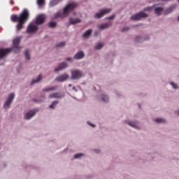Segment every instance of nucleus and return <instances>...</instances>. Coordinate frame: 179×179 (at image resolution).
<instances>
[{"label": "nucleus", "instance_id": "obj_22", "mask_svg": "<svg viewBox=\"0 0 179 179\" xmlns=\"http://www.w3.org/2000/svg\"><path fill=\"white\" fill-rule=\"evenodd\" d=\"M92 31H93L92 29H88L86 32L83 34V37H84V38H87V37H89V36L92 34Z\"/></svg>", "mask_w": 179, "mask_h": 179}, {"label": "nucleus", "instance_id": "obj_43", "mask_svg": "<svg viewBox=\"0 0 179 179\" xmlns=\"http://www.w3.org/2000/svg\"><path fill=\"white\" fill-rule=\"evenodd\" d=\"M95 153H100V150H94Z\"/></svg>", "mask_w": 179, "mask_h": 179}, {"label": "nucleus", "instance_id": "obj_8", "mask_svg": "<svg viewBox=\"0 0 179 179\" xmlns=\"http://www.w3.org/2000/svg\"><path fill=\"white\" fill-rule=\"evenodd\" d=\"M83 73L79 70H75L71 71V78L74 79V80H78V79H80L83 78Z\"/></svg>", "mask_w": 179, "mask_h": 179}, {"label": "nucleus", "instance_id": "obj_3", "mask_svg": "<svg viewBox=\"0 0 179 179\" xmlns=\"http://www.w3.org/2000/svg\"><path fill=\"white\" fill-rule=\"evenodd\" d=\"M148 15L143 11H141L136 14L133 15L131 17V20H141V19H143L145 17H148Z\"/></svg>", "mask_w": 179, "mask_h": 179}, {"label": "nucleus", "instance_id": "obj_23", "mask_svg": "<svg viewBox=\"0 0 179 179\" xmlns=\"http://www.w3.org/2000/svg\"><path fill=\"white\" fill-rule=\"evenodd\" d=\"M155 122H157V124H164L166 123V120L163 118H157L155 119Z\"/></svg>", "mask_w": 179, "mask_h": 179}, {"label": "nucleus", "instance_id": "obj_28", "mask_svg": "<svg viewBox=\"0 0 179 179\" xmlns=\"http://www.w3.org/2000/svg\"><path fill=\"white\" fill-rule=\"evenodd\" d=\"M49 27H57V22H51L49 24Z\"/></svg>", "mask_w": 179, "mask_h": 179}, {"label": "nucleus", "instance_id": "obj_36", "mask_svg": "<svg viewBox=\"0 0 179 179\" xmlns=\"http://www.w3.org/2000/svg\"><path fill=\"white\" fill-rule=\"evenodd\" d=\"M128 30H129V27H124L122 29V31H128Z\"/></svg>", "mask_w": 179, "mask_h": 179}, {"label": "nucleus", "instance_id": "obj_4", "mask_svg": "<svg viewBox=\"0 0 179 179\" xmlns=\"http://www.w3.org/2000/svg\"><path fill=\"white\" fill-rule=\"evenodd\" d=\"M13 51V48H0V59L6 58L8 54Z\"/></svg>", "mask_w": 179, "mask_h": 179}, {"label": "nucleus", "instance_id": "obj_48", "mask_svg": "<svg viewBox=\"0 0 179 179\" xmlns=\"http://www.w3.org/2000/svg\"><path fill=\"white\" fill-rule=\"evenodd\" d=\"M178 2H179V0H178Z\"/></svg>", "mask_w": 179, "mask_h": 179}, {"label": "nucleus", "instance_id": "obj_1", "mask_svg": "<svg viewBox=\"0 0 179 179\" xmlns=\"http://www.w3.org/2000/svg\"><path fill=\"white\" fill-rule=\"evenodd\" d=\"M30 17V12L27 8H24L20 15L16 14L12 15L10 17V20L14 23L17 22L18 23L16 24V30L17 31H20L22 29H23V25L29 20Z\"/></svg>", "mask_w": 179, "mask_h": 179}, {"label": "nucleus", "instance_id": "obj_15", "mask_svg": "<svg viewBox=\"0 0 179 179\" xmlns=\"http://www.w3.org/2000/svg\"><path fill=\"white\" fill-rule=\"evenodd\" d=\"M85 57V53L83 52H78L74 56V59H82Z\"/></svg>", "mask_w": 179, "mask_h": 179}, {"label": "nucleus", "instance_id": "obj_39", "mask_svg": "<svg viewBox=\"0 0 179 179\" xmlns=\"http://www.w3.org/2000/svg\"><path fill=\"white\" fill-rule=\"evenodd\" d=\"M114 17H115V15H112L106 19H108V20H112V19H114Z\"/></svg>", "mask_w": 179, "mask_h": 179}, {"label": "nucleus", "instance_id": "obj_42", "mask_svg": "<svg viewBox=\"0 0 179 179\" xmlns=\"http://www.w3.org/2000/svg\"><path fill=\"white\" fill-rule=\"evenodd\" d=\"M66 61H72V58H71V57L66 58Z\"/></svg>", "mask_w": 179, "mask_h": 179}, {"label": "nucleus", "instance_id": "obj_41", "mask_svg": "<svg viewBox=\"0 0 179 179\" xmlns=\"http://www.w3.org/2000/svg\"><path fill=\"white\" fill-rule=\"evenodd\" d=\"M10 5H15V1H13V0H10Z\"/></svg>", "mask_w": 179, "mask_h": 179}, {"label": "nucleus", "instance_id": "obj_47", "mask_svg": "<svg viewBox=\"0 0 179 179\" xmlns=\"http://www.w3.org/2000/svg\"><path fill=\"white\" fill-rule=\"evenodd\" d=\"M164 1H170V0H164Z\"/></svg>", "mask_w": 179, "mask_h": 179}, {"label": "nucleus", "instance_id": "obj_25", "mask_svg": "<svg viewBox=\"0 0 179 179\" xmlns=\"http://www.w3.org/2000/svg\"><path fill=\"white\" fill-rule=\"evenodd\" d=\"M104 45H103V43H98L96 46H95V50H101L103 48Z\"/></svg>", "mask_w": 179, "mask_h": 179}, {"label": "nucleus", "instance_id": "obj_9", "mask_svg": "<svg viewBox=\"0 0 179 179\" xmlns=\"http://www.w3.org/2000/svg\"><path fill=\"white\" fill-rule=\"evenodd\" d=\"M38 30V27L36 25L29 24L27 28V33H36Z\"/></svg>", "mask_w": 179, "mask_h": 179}, {"label": "nucleus", "instance_id": "obj_17", "mask_svg": "<svg viewBox=\"0 0 179 179\" xmlns=\"http://www.w3.org/2000/svg\"><path fill=\"white\" fill-rule=\"evenodd\" d=\"M57 89H58V86L55 85L48 88H44L43 90V92H54L55 90H57Z\"/></svg>", "mask_w": 179, "mask_h": 179}, {"label": "nucleus", "instance_id": "obj_32", "mask_svg": "<svg viewBox=\"0 0 179 179\" xmlns=\"http://www.w3.org/2000/svg\"><path fill=\"white\" fill-rule=\"evenodd\" d=\"M101 99L103 101H108V96L106 95H103Z\"/></svg>", "mask_w": 179, "mask_h": 179}, {"label": "nucleus", "instance_id": "obj_24", "mask_svg": "<svg viewBox=\"0 0 179 179\" xmlns=\"http://www.w3.org/2000/svg\"><path fill=\"white\" fill-rule=\"evenodd\" d=\"M175 9H176V6H170L169 8H167L166 13H171V12H173Z\"/></svg>", "mask_w": 179, "mask_h": 179}, {"label": "nucleus", "instance_id": "obj_12", "mask_svg": "<svg viewBox=\"0 0 179 179\" xmlns=\"http://www.w3.org/2000/svg\"><path fill=\"white\" fill-rule=\"evenodd\" d=\"M45 22V16L44 15H40L37 17L36 23V24H43Z\"/></svg>", "mask_w": 179, "mask_h": 179}, {"label": "nucleus", "instance_id": "obj_13", "mask_svg": "<svg viewBox=\"0 0 179 179\" xmlns=\"http://www.w3.org/2000/svg\"><path fill=\"white\" fill-rule=\"evenodd\" d=\"M35 115H36V111L30 110L25 114L24 118L25 120H30L31 118H33V117H34Z\"/></svg>", "mask_w": 179, "mask_h": 179}, {"label": "nucleus", "instance_id": "obj_30", "mask_svg": "<svg viewBox=\"0 0 179 179\" xmlns=\"http://www.w3.org/2000/svg\"><path fill=\"white\" fill-rule=\"evenodd\" d=\"M83 156V154L80 153V154H76L74 155V159H80Z\"/></svg>", "mask_w": 179, "mask_h": 179}, {"label": "nucleus", "instance_id": "obj_38", "mask_svg": "<svg viewBox=\"0 0 179 179\" xmlns=\"http://www.w3.org/2000/svg\"><path fill=\"white\" fill-rule=\"evenodd\" d=\"M88 125H90V127H92V128H94L96 127V125L92 124V123H90V122H87Z\"/></svg>", "mask_w": 179, "mask_h": 179}, {"label": "nucleus", "instance_id": "obj_6", "mask_svg": "<svg viewBox=\"0 0 179 179\" xmlns=\"http://www.w3.org/2000/svg\"><path fill=\"white\" fill-rule=\"evenodd\" d=\"M15 99V94L11 93L8 95L6 101L3 104V108L6 110V108H9L10 107V104H12V102L13 101V99Z\"/></svg>", "mask_w": 179, "mask_h": 179}, {"label": "nucleus", "instance_id": "obj_33", "mask_svg": "<svg viewBox=\"0 0 179 179\" xmlns=\"http://www.w3.org/2000/svg\"><path fill=\"white\" fill-rule=\"evenodd\" d=\"M66 43L65 42H61V43H59L56 47H64Z\"/></svg>", "mask_w": 179, "mask_h": 179}, {"label": "nucleus", "instance_id": "obj_7", "mask_svg": "<svg viewBox=\"0 0 179 179\" xmlns=\"http://www.w3.org/2000/svg\"><path fill=\"white\" fill-rule=\"evenodd\" d=\"M13 47L11 48H13H13H15V50L14 51L16 54H17V52H19L20 50H22V48L19 47V44H20V38H15L13 41Z\"/></svg>", "mask_w": 179, "mask_h": 179}, {"label": "nucleus", "instance_id": "obj_19", "mask_svg": "<svg viewBox=\"0 0 179 179\" xmlns=\"http://www.w3.org/2000/svg\"><path fill=\"white\" fill-rule=\"evenodd\" d=\"M41 79H43V76L40 74L36 80H33L31 83V85H33L34 83H38L39 82H41Z\"/></svg>", "mask_w": 179, "mask_h": 179}, {"label": "nucleus", "instance_id": "obj_35", "mask_svg": "<svg viewBox=\"0 0 179 179\" xmlns=\"http://www.w3.org/2000/svg\"><path fill=\"white\" fill-rule=\"evenodd\" d=\"M171 86H173V89H177V84L174 83H171Z\"/></svg>", "mask_w": 179, "mask_h": 179}, {"label": "nucleus", "instance_id": "obj_26", "mask_svg": "<svg viewBox=\"0 0 179 179\" xmlns=\"http://www.w3.org/2000/svg\"><path fill=\"white\" fill-rule=\"evenodd\" d=\"M30 51L29 50H27L24 52V55L26 57V59H30Z\"/></svg>", "mask_w": 179, "mask_h": 179}, {"label": "nucleus", "instance_id": "obj_16", "mask_svg": "<svg viewBox=\"0 0 179 179\" xmlns=\"http://www.w3.org/2000/svg\"><path fill=\"white\" fill-rule=\"evenodd\" d=\"M111 24V22L102 24L99 27V29H100V30H104V29H108V27H110Z\"/></svg>", "mask_w": 179, "mask_h": 179}, {"label": "nucleus", "instance_id": "obj_45", "mask_svg": "<svg viewBox=\"0 0 179 179\" xmlns=\"http://www.w3.org/2000/svg\"><path fill=\"white\" fill-rule=\"evenodd\" d=\"M176 114H177V115H179V110L176 112Z\"/></svg>", "mask_w": 179, "mask_h": 179}, {"label": "nucleus", "instance_id": "obj_44", "mask_svg": "<svg viewBox=\"0 0 179 179\" xmlns=\"http://www.w3.org/2000/svg\"><path fill=\"white\" fill-rule=\"evenodd\" d=\"M73 90H74L75 92H78V90H76V87H73Z\"/></svg>", "mask_w": 179, "mask_h": 179}, {"label": "nucleus", "instance_id": "obj_18", "mask_svg": "<svg viewBox=\"0 0 179 179\" xmlns=\"http://www.w3.org/2000/svg\"><path fill=\"white\" fill-rule=\"evenodd\" d=\"M163 10H164L163 7H158V8H156L155 9V13L156 15H157L158 16H160V15H162Z\"/></svg>", "mask_w": 179, "mask_h": 179}, {"label": "nucleus", "instance_id": "obj_2", "mask_svg": "<svg viewBox=\"0 0 179 179\" xmlns=\"http://www.w3.org/2000/svg\"><path fill=\"white\" fill-rule=\"evenodd\" d=\"M76 6H78V3L76 2L69 3L64 8V11H63L64 16H68L69 15V12H71V10H73V9L76 8Z\"/></svg>", "mask_w": 179, "mask_h": 179}, {"label": "nucleus", "instance_id": "obj_10", "mask_svg": "<svg viewBox=\"0 0 179 179\" xmlns=\"http://www.w3.org/2000/svg\"><path fill=\"white\" fill-rule=\"evenodd\" d=\"M69 79V76L66 73L62 74L56 78L57 82H65Z\"/></svg>", "mask_w": 179, "mask_h": 179}, {"label": "nucleus", "instance_id": "obj_46", "mask_svg": "<svg viewBox=\"0 0 179 179\" xmlns=\"http://www.w3.org/2000/svg\"><path fill=\"white\" fill-rule=\"evenodd\" d=\"M69 86L71 87V86H72V85L70 84Z\"/></svg>", "mask_w": 179, "mask_h": 179}, {"label": "nucleus", "instance_id": "obj_37", "mask_svg": "<svg viewBox=\"0 0 179 179\" xmlns=\"http://www.w3.org/2000/svg\"><path fill=\"white\" fill-rule=\"evenodd\" d=\"M140 40H141V36H136L135 38V41H140Z\"/></svg>", "mask_w": 179, "mask_h": 179}, {"label": "nucleus", "instance_id": "obj_29", "mask_svg": "<svg viewBox=\"0 0 179 179\" xmlns=\"http://www.w3.org/2000/svg\"><path fill=\"white\" fill-rule=\"evenodd\" d=\"M128 124L130 127H132L133 128H136V123L129 122Z\"/></svg>", "mask_w": 179, "mask_h": 179}, {"label": "nucleus", "instance_id": "obj_5", "mask_svg": "<svg viewBox=\"0 0 179 179\" xmlns=\"http://www.w3.org/2000/svg\"><path fill=\"white\" fill-rule=\"evenodd\" d=\"M110 12H111V8H104L101 10L99 13H96L94 17L95 19H101L103 16L110 13Z\"/></svg>", "mask_w": 179, "mask_h": 179}, {"label": "nucleus", "instance_id": "obj_31", "mask_svg": "<svg viewBox=\"0 0 179 179\" xmlns=\"http://www.w3.org/2000/svg\"><path fill=\"white\" fill-rule=\"evenodd\" d=\"M37 3L39 6H41L42 5H44V0H37Z\"/></svg>", "mask_w": 179, "mask_h": 179}, {"label": "nucleus", "instance_id": "obj_20", "mask_svg": "<svg viewBox=\"0 0 179 179\" xmlns=\"http://www.w3.org/2000/svg\"><path fill=\"white\" fill-rule=\"evenodd\" d=\"M61 1L62 0H51L50 2V6H55L56 5H58Z\"/></svg>", "mask_w": 179, "mask_h": 179}, {"label": "nucleus", "instance_id": "obj_40", "mask_svg": "<svg viewBox=\"0 0 179 179\" xmlns=\"http://www.w3.org/2000/svg\"><path fill=\"white\" fill-rule=\"evenodd\" d=\"M150 9H152L151 7H147V8H144V10H150Z\"/></svg>", "mask_w": 179, "mask_h": 179}, {"label": "nucleus", "instance_id": "obj_27", "mask_svg": "<svg viewBox=\"0 0 179 179\" xmlns=\"http://www.w3.org/2000/svg\"><path fill=\"white\" fill-rule=\"evenodd\" d=\"M57 104H58V101H54L50 106V108H55V106H57Z\"/></svg>", "mask_w": 179, "mask_h": 179}, {"label": "nucleus", "instance_id": "obj_34", "mask_svg": "<svg viewBox=\"0 0 179 179\" xmlns=\"http://www.w3.org/2000/svg\"><path fill=\"white\" fill-rule=\"evenodd\" d=\"M62 16V15L61 14V13L58 12L55 15V17H61Z\"/></svg>", "mask_w": 179, "mask_h": 179}, {"label": "nucleus", "instance_id": "obj_14", "mask_svg": "<svg viewBox=\"0 0 179 179\" xmlns=\"http://www.w3.org/2000/svg\"><path fill=\"white\" fill-rule=\"evenodd\" d=\"M68 64L63 62L59 65L57 68L55 69V72H59V71H62V69H65V68H67Z\"/></svg>", "mask_w": 179, "mask_h": 179}, {"label": "nucleus", "instance_id": "obj_11", "mask_svg": "<svg viewBox=\"0 0 179 179\" xmlns=\"http://www.w3.org/2000/svg\"><path fill=\"white\" fill-rule=\"evenodd\" d=\"M64 96V94H61V92H54L49 95V99H62Z\"/></svg>", "mask_w": 179, "mask_h": 179}, {"label": "nucleus", "instance_id": "obj_21", "mask_svg": "<svg viewBox=\"0 0 179 179\" xmlns=\"http://www.w3.org/2000/svg\"><path fill=\"white\" fill-rule=\"evenodd\" d=\"M69 23L71 24H76V23H80V20L79 19L70 18Z\"/></svg>", "mask_w": 179, "mask_h": 179}]
</instances>
